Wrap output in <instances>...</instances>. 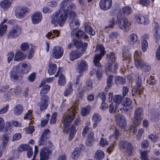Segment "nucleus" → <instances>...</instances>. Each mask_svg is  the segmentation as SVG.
<instances>
[{
	"label": "nucleus",
	"instance_id": "f257e3e1",
	"mask_svg": "<svg viewBox=\"0 0 160 160\" xmlns=\"http://www.w3.org/2000/svg\"><path fill=\"white\" fill-rule=\"evenodd\" d=\"M60 10L54 13L52 16L51 23L54 26L58 24L61 27L65 23L68 13L76 8L73 3H70L69 0H63L60 5Z\"/></svg>",
	"mask_w": 160,
	"mask_h": 160
},
{
	"label": "nucleus",
	"instance_id": "f03ea898",
	"mask_svg": "<svg viewBox=\"0 0 160 160\" xmlns=\"http://www.w3.org/2000/svg\"><path fill=\"white\" fill-rule=\"evenodd\" d=\"M76 106L74 105H72L70 108L69 109V114L63 116V121L62 122L64 126L63 132L66 133H68L70 132L69 137V140L71 141L74 137L75 134L76 132L75 127L73 125H72L69 128H68V127L69 125L71 122L72 121L75 114L76 110Z\"/></svg>",
	"mask_w": 160,
	"mask_h": 160
},
{
	"label": "nucleus",
	"instance_id": "7ed1b4c3",
	"mask_svg": "<svg viewBox=\"0 0 160 160\" xmlns=\"http://www.w3.org/2000/svg\"><path fill=\"white\" fill-rule=\"evenodd\" d=\"M69 18L71 20L69 23L70 29L72 31L71 35L74 34V32L79 26L80 22L79 20L77 18V14L73 10L69 12Z\"/></svg>",
	"mask_w": 160,
	"mask_h": 160
},
{
	"label": "nucleus",
	"instance_id": "20e7f679",
	"mask_svg": "<svg viewBox=\"0 0 160 160\" xmlns=\"http://www.w3.org/2000/svg\"><path fill=\"white\" fill-rule=\"evenodd\" d=\"M121 11H120L117 15V23L119 28L122 30H128L130 25V23L128 21L127 18H122L121 15Z\"/></svg>",
	"mask_w": 160,
	"mask_h": 160
},
{
	"label": "nucleus",
	"instance_id": "39448f33",
	"mask_svg": "<svg viewBox=\"0 0 160 160\" xmlns=\"http://www.w3.org/2000/svg\"><path fill=\"white\" fill-rule=\"evenodd\" d=\"M104 48L101 44H99L96 48V51L97 52H100V54H96L95 56L93 62L95 66L99 67L101 66L100 61L105 52Z\"/></svg>",
	"mask_w": 160,
	"mask_h": 160
},
{
	"label": "nucleus",
	"instance_id": "423d86ee",
	"mask_svg": "<svg viewBox=\"0 0 160 160\" xmlns=\"http://www.w3.org/2000/svg\"><path fill=\"white\" fill-rule=\"evenodd\" d=\"M143 111L142 108H137L134 111L133 120V123L135 126H138L143 119Z\"/></svg>",
	"mask_w": 160,
	"mask_h": 160
},
{
	"label": "nucleus",
	"instance_id": "0eeeda50",
	"mask_svg": "<svg viewBox=\"0 0 160 160\" xmlns=\"http://www.w3.org/2000/svg\"><path fill=\"white\" fill-rule=\"evenodd\" d=\"M31 67L29 64L21 62L17 67H14L17 72L25 74L28 73L30 70Z\"/></svg>",
	"mask_w": 160,
	"mask_h": 160
},
{
	"label": "nucleus",
	"instance_id": "6e6552de",
	"mask_svg": "<svg viewBox=\"0 0 160 160\" xmlns=\"http://www.w3.org/2000/svg\"><path fill=\"white\" fill-rule=\"evenodd\" d=\"M119 146L121 148L124 149L128 155L131 156L132 155L134 151V148L130 142L126 141H122L119 142Z\"/></svg>",
	"mask_w": 160,
	"mask_h": 160
},
{
	"label": "nucleus",
	"instance_id": "1a4fd4ad",
	"mask_svg": "<svg viewBox=\"0 0 160 160\" xmlns=\"http://www.w3.org/2000/svg\"><path fill=\"white\" fill-rule=\"evenodd\" d=\"M141 52L140 51H135L134 55V63L135 66L138 69H142L144 62L140 58Z\"/></svg>",
	"mask_w": 160,
	"mask_h": 160
},
{
	"label": "nucleus",
	"instance_id": "9d476101",
	"mask_svg": "<svg viewBox=\"0 0 160 160\" xmlns=\"http://www.w3.org/2000/svg\"><path fill=\"white\" fill-rule=\"evenodd\" d=\"M63 53V49L61 46H56L54 47L52 49V56L56 59L60 58L62 56Z\"/></svg>",
	"mask_w": 160,
	"mask_h": 160
},
{
	"label": "nucleus",
	"instance_id": "9b49d317",
	"mask_svg": "<svg viewBox=\"0 0 160 160\" xmlns=\"http://www.w3.org/2000/svg\"><path fill=\"white\" fill-rule=\"evenodd\" d=\"M21 33V28L18 25H16L12 27L9 31L8 33V37L15 38L18 37Z\"/></svg>",
	"mask_w": 160,
	"mask_h": 160
},
{
	"label": "nucleus",
	"instance_id": "f8f14e48",
	"mask_svg": "<svg viewBox=\"0 0 160 160\" xmlns=\"http://www.w3.org/2000/svg\"><path fill=\"white\" fill-rule=\"evenodd\" d=\"M116 122L119 127L125 131L127 130L126 121L122 115L118 114L117 116Z\"/></svg>",
	"mask_w": 160,
	"mask_h": 160
},
{
	"label": "nucleus",
	"instance_id": "ddd939ff",
	"mask_svg": "<svg viewBox=\"0 0 160 160\" xmlns=\"http://www.w3.org/2000/svg\"><path fill=\"white\" fill-rule=\"evenodd\" d=\"M112 0H101L99 3L100 8L103 10H107L112 7Z\"/></svg>",
	"mask_w": 160,
	"mask_h": 160
},
{
	"label": "nucleus",
	"instance_id": "4468645a",
	"mask_svg": "<svg viewBox=\"0 0 160 160\" xmlns=\"http://www.w3.org/2000/svg\"><path fill=\"white\" fill-rule=\"evenodd\" d=\"M88 69V65L86 62L84 60H82L78 62L77 65V71L81 73Z\"/></svg>",
	"mask_w": 160,
	"mask_h": 160
},
{
	"label": "nucleus",
	"instance_id": "2eb2a0df",
	"mask_svg": "<svg viewBox=\"0 0 160 160\" xmlns=\"http://www.w3.org/2000/svg\"><path fill=\"white\" fill-rule=\"evenodd\" d=\"M41 97V101L38 103V105L40 106L41 110L42 111L47 108L48 105V99L46 96Z\"/></svg>",
	"mask_w": 160,
	"mask_h": 160
},
{
	"label": "nucleus",
	"instance_id": "dca6fc26",
	"mask_svg": "<svg viewBox=\"0 0 160 160\" xmlns=\"http://www.w3.org/2000/svg\"><path fill=\"white\" fill-rule=\"evenodd\" d=\"M50 150L47 147L41 149L40 152V160H48Z\"/></svg>",
	"mask_w": 160,
	"mask_h": 160
},
{
	"label": "nucleus",
	"instance_id": "f3484780",
	"mask_svg": "<svg viewBox=\"0 0 160 160\" xmlns=\"http://www.w3.org/2000/svg\"><path fill=\"white\" fill-rule=\"evenodd\" d=\"M9 141V136L7 134H4L2 136V143L0 144L1 149L3 151L6 150V147L8 145V142Z\"/></svg>",
	"mask_w": 160,
	"mask_h": 160
},
{
	"label": "nucleus",
	"instance_id": "a211bd4d",
	"mask_svg": "<svg viewBox=\"0 0 160 160\" xmlns=\"http://www.w3.org/2000/svg\"><path fill=\"white\" fill-rule=\"evenodd\" d=\"M32 21L34 24L39 23L42 20V15L40 12H36L31 16Z\"/></svg>",
	"mask_w": 160,
	"mask_h": 160
},
{
	"label": "nucleus",
	"instance_id": "6ab92c4d",
	"mask_svg": "<svg viewBox=\"0 0 160 160\" xmlns=\"http://www.w3.org/2000/svg\"><path fill=\"white\" fill-rule=\"evenodd\" d=\"M136 20L139 24H147L149 22L148 18L146 16L141 15H137L136 17Z\"/></svg>",
	"mask_w": 160,
	"mask_h": 160
},
{
	"label": "nucleus",
	"instance_id": "aec40b11",
	"mask_svg": "<svg viewBox=\"0 0 160 160\" xmlns=\"http://www.w3.org/2000/svg\"><path fill=\"white\" fill-rule=\"evenodd\" d=\"M94 133L93 132H91L88 134L86 141V144L88 146H91L93 145L95 141V138L94 137Z\"/></svg>",
	"mask_w": 160,
	"mask_h": 160
},
{
	"label": "nucleus",
	"instance_id": "412c9836",
	"mask_svg": "<svg viewBox=\"0 0 160 160\" xmlns=\"http://www.w3.org/2000/svg\"><path fill=\"white\" fill-rule=\"evenodd\" d=\"M27 12V9L25 8L18 9L15 10V15L18 18H22L24 17Z\"/></svg>",
	"mask_w": 160,
	"mask_h": 160
},
{
	"label": "nucleus",
	"instance_id": "4be33fe9",
	"mask_svg": "<svg viewBox=\"0 0 160 160\" xmlns=\"http://www.w3.org/2000/svg\"><path fill=\"white\" fill-rule=\"evenodd\" d=\"M128 41L129 43L132 45L139 43L137 36L136 34L134 33L132 34L129 36Z\"/></svg>",
	"mask_w": 160,
	"mask_h": 160
},
{
	"label": "nucleus",
	"instance_id": "5701e85b",
	"mask_svg": "<svg viewBox=\"0 0 160 160\" xmlns=\"http://www.w3.org/2000/svg\"><path fill=\"white\" fill-rule=\"evenodd\" d=\"M73 42L75 46L77 48H79L82 47L83 52L86 48L88 45L87 42L83 43L82 41L80 40H74Z\"/></svg>",
	"mask_w": 160,
	"mask_h": 160
},
{
	"label": "nucleus",
	"instance_id": "b1692460",
	"mask_svg": "<svg viewBox=\"0 0 160 160\" xmlns=\"http://www.w3.org/2000/svg\"><path fill=\"white\" fill-rule=\"evenodd\" d=\"M82 53L78 51H73L69 53V58L71 61H73L80 58Z\"/></svg>",
	"mask_w": 160,
	"mask_h": 160
},
{
	"label": "nucleus",
	"instance_id": "393cba45",
	"mask_svg": "<svg viewBox=\"0 0 160 160\" xmlns=\"http://www.w3.org/2000/svg\"><path fill=\"white\" fill-rule=\"evenodd\" d=\"M1 7L5 11H7L11 6V3L10 1L7 0H3L0 3Z\"/></svg>",
	"mask_w": 160,
	"mask_h": 160
},
{
	"label": "nucleus",
	"instance_id": "a878e982",
	"mask_svg": "<svg viewBox=\"0 0 160 160\" xmlns=\"http://www.w3.org/2000/svg\"><path fill=\"white\" fill-rule=\"evenodd\" d=\"M82 150H83L82 148H75L72 153V158L74 160L77 159L80 156L81 152Z\"/></svg>",
	"mask_w": 160,
	"mask_h": 160
},
{
	"label": "nucleus",
	"instance_id": "bb28decb",
	"mask_svg": "<svg viewBox=\"0 0 160 160\" xmlns=\"http://www.w3.org/2000/svg\"><path fill=\"white\" fill-rule=\"evenodd\" d=\"M26 58L25 56L22 52L20 51H18L15 55L14 61H20Z\"/></svg>",
	"mask_w": 160,
	"mask_h": 160
},
{
	"label": "nucleus",
	"instance_id": "cd10ccee",
	"mask_svg": "<svg viewBox=\"0 0 160 160\" xmlns=\"http://www.w3.org/2000/svg\"><path fill=\"white\" fill-rule=\"evenodd\" d=\"M115 20V19L113 17L109 18L108 25L105 26L104 28L106 32L109 31L113 27L114 25Z\"/></svg>",
	"mask_w": 160,
	"mask_h": 160
},
{
	"label": "nucleus",
	"instance_id": "c85d7f7f",
	"mask_svg": "<svg viewBox=\"0 0 160 160\" xmlns=\"http://www.w3.org/2000/svg\"><path fill=\"white\" fill-rule=\"evenodd\" d=\"M142 92V88L140 84H138L137 86L132 89V96L136 95V94H140Z\"/></svg>",
	"mask_w": 160,
	"mask_h": 160
},
{
	"label": "nucleus",
	"instance_id": "c756f323",
	"mask_svg": "<svg viewBox=\"0 0 160 160\" xmlns=\"http://www.w3.org/2000/svg\"><path fill=\"white\" fill-rule=\"evenodd\" d=\"M159 30L160 27L159 24L158 23H155L154 29L153 36L156 40H158L159 38Z\"/></svg>",
	"mask_w": 160,
	"mask_h": 160
},
{
	"label": "nucleus",
	"instance_id": "7c9ffc66",
	"mask_svg": "<svg viewBox=\"0 0 160 160\" xmlns=\"http://www.w3.org/2000/svg\"><path fill=\"white\" fill-rule=\"evenodd\" d=\"M113 100L114 102V103L117 104L118 106H119V108L122 110V107H121V102L122 100V97L121 95H115L113 97Z\"/></svg>",
	"mask_w": 160,
	"mask_h": 160
},
{
	"label": "nucleus",
	"instance_id": "2f4dec72",
	"mask_svg": "<svg viewBox=\"0 0 160 160\" xmlns=\"http://www.w3.org/2000/svg\"><path fill=\"white\" fill-rule=\"evenodd\" d=\"M59 31L57 30H54L51 32H48L46 35V37L49 39L54 38V35L56 37H58L59 35Z\"/></svg>",
	"mask_w": 160,
	"mask_h": 160
},
{
	"label": "nucleus",
	"instance_id": "473e14b6",
	"mask_svg": "<svg viewBox=\"0 0 160 160\" xmlns=\"http://www.w3.org/2000/svg\"><path fill=\"white\" fill-rule=\"evenodd\" d=\"M57 69L56 64L53 63H50L49 65L48 72L49 75H53Z\"/></svg>",
	"mask_w": 160,
	"mask_h": 160
},
{
	"label": "nucleus",
	"instance_id": "72a5a7b5",
	"mask_svg": "<svg viewBox=\"0 0 160 160\" xmlns=\"http://www.w3.org/2000/svg\"><path fill=\"white\" fill-rule=\"evenodd\" d=\"M121 11V15L122 17V14L125 16H126L130 14L132 12L131 9L128 6L124 7L122 8L121 10L119 11L118 12Z\"/></svg>",
	"mask_w": 160,
	"mask_h": 160
},
{
	"label": "nucleus",
	"instance_id": "f704fd0d",
	"mask_svg": "<svg viewBox=\"0 0 160 160\" xmlns=\"http://www.w3.org/2000/svg\"><path fill=\"white\" fill-rule=\"evenodd\" d=\"M72 35H75L77 38L82 39L87 38H88V36L86 35L84 32L80 30H78L75 32H74V34Z\"/></svg>",
	"mask_w": 160,
	"mask_h": 160
},
{
	"label": "nucleus",
	"instance_id": "c9c22d12",
	"mask_svg": "<svg viewBox=\"0 0 160 160\" xmlns=\"http://www.w3.org/2000/svg\"><path fill=\"white\" fill-rule=\"evenodd\" d=\"M147 36L146 35H144L142 37V42L141 48L143 52H145L148 47V43L147 41L144 39L145 38H146Z\"/></svg>",
	"mask_w": 160,
	"mask_h": 160
},
{
	"label": "nucleus",
	"instance_id": "e433bc0d",
	"mask_svg": "<svg viewBox=\"0 0 160 160\" xmlns=\"http://www.w3.org/2000/svg\"><path fill=\"white\" fill-rule=\"evenodd\" d=\"M23 108L20 105H18L14 108V113L16 115H19L22 112Z\"/></svg>",
	"mask_w": 160,
	"mask_h": 160
},
{
	"label": "nucleus",
	"instance_id": "4c0bfd02",
	"mask_svg": "<svg viewBox=\"0 0 160 160\" xmlns=\"http://www.w3.org/2000/svg\"><path fill=\"white\" fill-rule=\"evenodd\" d=\"M118 64L117 63H114V65L109 67L106 69V73L107 74H109V72H116L118 68Z\"/></svg>",
	"mask_w": 160,
	"mask_h": 160
},
{
	"label": "nucleus",
	"instance_id": "58836bf2",
	"mask_svg": "<svg viewBox=\"0 0 160 160\" xmlns=\"http://www.w3.org/2000/svg\"><path fill=\"white\" fill-rule=\"evenodd\" d=\"M72 82H69L67 85V88L64 92V95L67 96L71 94L72 92Z\"/></svg>",
	"mask_w": 160,
	"mask_h": 160
},
{
	"label": "nucleus",
	"instance_id": "ea45409f",
	"mask_svg": "<svg viewBox=\"0 0 160 160\" xmlns=\"http://www.w3.org/2000/svg\"><path fill=\"white\" fill-rule=\"evenodd\" d=\"M84 30L89 35L93 36L95 33V31L88 25H85L84 26Z\"/></svg>",
	"mask_w": 160,
	"mask_h": 160
},
{
	"label": "nucleus",
	"instance_id": "a19ab883",
	"mask_svg": "<svg viewBox=\"0 0 160 160\" xmlns=\"http://www.w3.org/2000/svg\"><path fill=\"white\" fill-rule=\"evenodd\" d=\"M91 109V107L89 105L87 106L86 107L83 108L81 110V113L82 116H85L89 114Z\"/></svg>",
	"mask_w": 160,
	"mask_h": 160
},
{
	"label": "nucleus",
	"instance_id": "79ce46f5",
	"mask_svg": "<svg viewBox=\"0 0 160 160\" xmlns=\"http://www.w3.org/2000/svg\"><path fill=\"white\" fill-rule=\"evenodd\" d=\"M104 155V152L101 150H98L95 154V157L97 160H101Z\"/></svg>",
	"mask_w": 160,
	"mask_h": 160
},
{
	"label": "nucleus",
	"instance_id": "37998d69",
	"mask_svg": "<svg viewBox=\"0 0 160 160\" xmlns=\"http://www.w3.org/2000/svg\"><path fill=\"white\" fill-rule=\"evenodd\" d=\"M118 108L119 106L115 103H112L109 105V112L110 113H112L115 112Z\"/></svg>",
	"mask_w": 160,
	"mask_h": 160
},
{
	"label": "nucleus",
	"instance_id": "c03bdc74",
	"mask_svg": "<svg viewBox=\"0 0 160 160\" xmlns=\"http://www.w3.org/2000/svg\"><path fill=\"white\" fill-rule=\"evenodd\" d=\"M58 82V85L60 86H63L66 83L65 78L62 74L60 75Z\"/></svg>",
	"mask_w": 160,
	"mask_h": 160
},
{
	"label": "nucleus",
	"instance_id": "a18cd8bd",
	"mask_svg": "<svg viewBox=\"0 0 160 160\" xmlns=\"http://www.w3.org/2000/svg\"><path fill=\"white\" fill-rule=\"evenodd\" d=\"M50 87L48 85H46L44 86L42 88L40 95L41 96H45L44 94L47 93L50 90Z\"/></svg>",
	"mask_w": 160,
	"mask_h": 160
},
{
	"label": "nucleus",
	"instance_id": "49530a36",
	"mask_svg": "<svg viewBox=\"0 0 160 160\" xmlns=\"http://www.w3.org/2000/svg\"><path fill=\"white\" fill-rule=\"evenodd\" d=\"M50 115L49 114H47L46 116L43 118L42 120L41 121V126L42 127H44L48 122L49 118Z\"/></svg>",
	"mask_w": 160,
	"mask_h": 160
},
{
	"label": "nucleus",
	"instance_id": "de8ad7c7",
	"mask_svg": "<svg viewBox=\"0 0 160 160\" xmlns=\"http://www.w3.org/2000/svg\"><path fill=\"white\" fill-rule=\"evenodd\" d=\"M115 82L117 85H123L125 83L126 81L124 78L119 76H117L116 77Z\"/></svg>",
	"mask_w": 160,
	"mask_h": 160
},
{
	"label": "nucleus",
	"instance_id": "09e8293b",
	"mask_svg": "<svg viewBox=\"0 0 160 160\" xmlns=\"http://www.w3.org/2000/svg\"><path fill=\"white\" fill-rule=\"evenodd\" d=\"M132 101L131 99L129 98H126L121 102V105L123 106H127L130 105Z\"/></svg>",
	"mask_w": 160,
	"mask_h": 160
},
{
	"label": "nucleus",
	"instance_id": "8fccbe9b",
	"mask_svg": "<svg viewBox=\"0 0 160 160\" xmlns=\"http://www.w3.org/2000/svg\"><path fill=\"white\" fill-rule=\"evenodd\" d=\"M149 152V151L145 150L141 152V158L142 160H148V154Z\"/></svg>",
	"mask_w": 160,
	"mask_h": 160
},
{
	"label": "nucleus",
	"instance_id": "3c124183",
	"mask_svg": "<svg viewBox=\"0 0 160 160\" xmlns=\"http://www.w3.org/2000/svg\"><path fill=\"white\" fill-rule=\"evenodd\" d=\"M119 134L120 133L119 130L116 128L115 130L114 134L110 136L109 138L111 140H115L118 137Z\"/></svg>",
	"mask_w": 160,
	"mask_h": 160
},
{
	"label": "nucleus",
	"instance_id": "603ef678",
	"mask_svg": "<svg viewBox=\"0 0 160 160\" xmlns=\"http://www.w3.org/2000/svg\"><path fill=\"white\" fill-rule=\"evenodd\" d=\"M92 120L93 122H99L101 120V116L98 113H96L94 114L92 118Z\"/></svg>",
	"mask_w": 160,
	"mask_h": 160
},
{
	"label": "nucleus",
	"instance_id": "864d4df0",
	"mask_svg": "<svg viewBox=\"0 0 160 160\" xmlns=\"http://www.w3.org/2000/svg\"><path fill=\"white\" fill-rule=\"evenodd\" d=\"M114 53L113 52H110L107 54V58H109L108 61L111 62H113L114 61L115 59Z\"/></svg>",
	"mask_w": 160,
	"mask_h": 160
},
{
	"label": "nucleus",
	"instance_id": "5fc2aeb1",
	"mask_svg": "<svg viewBox=\"0 0 160 160\" xmlns=\"http://www.w3.org/2000/svg\"><path fill=\"white\" fill-rule=\"evenodd\" d=\"M57 116V113L56 112H54L53 113L50 121V123L51 124H54L56 123Z\"/></svg>",
	"mask_w": 160,
	"mask_h": 160
},
{
	"label": "nucleus",
	"instance_id": "6e6d98bb",
	"mask_svg": "<svg viewBox=\"0 0 160 160\" xmlns=\"http://www.w3.org/2000/svg\"><path fill=\"white\" fill-rule=\"evenodd\" d=\"M108 142L105 138H101L99 142V144L101 147H104L108 145Z\"/></svg>",
	"mask_w": 160,
	"mask_h": 160
},
{
	"label": "nucleus",
	"instance_id": "4d7b16f0",
	"mask_svg": "<svg viewBox=\"0 0 160 160\" xmlns=\"http://www.w3.org/2000/svg\"><path fill=\"white\" fill-rule=\"evenodd\" d=\"M139 3L143 6L148 7L150 5V0H140Z\"/></svg>",
	"mask_w": 160,
	"mask_h": 160
},
{
	"label": "nucleus",
	"instance_id": "13d9d810",
	"mask_svg": "<svg viewBox=\"0 0 160 160\" xmlns=\"http://www.w3.org/2000/svg\"><path fill=\"white\" fill-rule=\"evenodd\" d=\"M91 132H92V128H84L82 131V135L85 137L87 134H89Z\"/></svg>",
	"mask_w": 160,
	"mask_h": 160
},
{
	"label": "nucleus",
	"instance_id": "bf43d9fd",
	"mask_svg": "<svg viewBox=\"0 0 160 160\" xmlns=\"http://www.w3.org/2000/svg\"><path fill=\"white\" fill-rule=\"evenodd\" d=\"M151 69V67L148 63L147 62L144 63L143 67L142 68V69L145 72H148Z\"/></svg>",
	"mask_w": 160,
	"mask_h": 160
},
{
	"label": "nucleus",
	"instance_id": "052dcab7",
	"mask_svg": "<svg viewBox=\"0 0 160 160\" xmlns=\"http://www.w3.org/2000/svg\"><path fill=\"white\" fill-rule=\"evenodd\" d=\"M31 147L30 145L28 144H21L19 146L20 150V151H27L28 149L30 148Z\"/></svg>",
	"mask_w": 160,
	"mask_h": 160
},
{
	"label": "nucleus",
	"instance_id": "680f3d73",
	"mask_svg": "<svg viewBox=\"0 0 160 160\" xmlns=\"http://www.w3.org/2000/svg\"><path fill=\"white\" fill-rule=\"evenodd\" d=\"M113 78V76L111 75H110L107 78V87L108 88H110L112 86V80Z\"/></svg>",
	"mask_w": 160,
	"mask_h": 160
},
{
	"label": "nucleus",
	"instance_id": "e2e57ef3",
	"mask_svg": "<svg viewBox=\"0 0 160 160\" xmlns=\"http://www.w3.org/2000/svg\"><path fill=\"white\" fill-rule=\"evenodd\" d=\"M138 126H135L132 123V125L131 126V127L128 128V130L131 132H132L133 134H135L137 132V128Z\"/></svg>",
	"mask_w": 160,
	"mask_h": 160
},
{
	"label": "nucleus",
	"instance_id": "0e129e2a",
	"mask_svg": "<svg viewBox=\"0 0 160 160\" xmlns=\"http://www.w3.org/2000/svg\"><path fill=\"white\" fill-rule=\"evenodd\" d=\"M9 105L7 104L2 108L0 109V114H3L6 113L8 111Z\"/></svg>",
	"mask_w": 160,
	"mask_h": 160
},
{
	"label": "nucleus",
	"instance_id": "69168bd1",
	"mask_svg": "<svg viewBox=\"0 0 160 160\" xmlns=\"http://www.w3.org/2000/svg\"><path fill=\"white\" fill-rule=\"evenodd\" d=\"M13 71L10 72V77L14 79H17L18 78V76L16 74V72L17 71H15L14 68H13Z\"/></svg>",
	"mask_w": 160,
	"mask_h": 160
},
{
	"label": "nucleus",
	"instance_id": "338daca9",
	"mask_svg": "<svg viewBox=\"0 0 160 160\" xmlns=\"http://www.w3.org/2000/svg\"><path fill=\"white\" fill-rule=\"evenodd\" d=\"M24 118V119L31 120L33 118L32 112L30 110H28Z\"/></svg>",
	"mask_w": 160,
	"mask_h": 160
},
{
	"label": "nucleus",
	"instance_id": "774afa93",
	"mask_svg": "<svg viewBox=\"0 0 160 160\" xmlns=\"http://www.w3.org/2000/svg\"><path fill=\"white\" fill-rule=\"evenodd\" d=\"M144 131V130L143 128H141L138 129V132L136 136L137 139L138 140L140 139L141 138Z\"/></svg>",
	"mask_w": 160,
	"mask_h": 160
}]
</instances>
